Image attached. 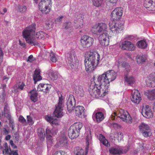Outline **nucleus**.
<instances>
[{
    "instance_id": "1",
    "label": "nucleus",
    "mask_w": 155,
    "mask_h": 155,
    "mask_svg": "<svg viewBox=\"0 0 155 155\" xmlns=\"http://www.w3.org/2000/svg\"><path fill=\"white\" fill-rule=\"evenodd\" d=\"M100 60V55L98 53L91 51L87 52L85 54L84 64L86 71L91 72L97 65Z\"/></svg>"
},
{
    "instance_id": "2",
    "label": "nucleus",
    "mask_w": 155,
    "mask_h": 155,
    "mask_svg": "<svg viewBox=\"0 0 155 155\" xmlns=\"http://www.w3.org/2000/svg\"><path fill=\"white\" fill-rule=\"evenodd\" d=\"M35 25L32 24L25 28L22 31V35L26 42L31 45H37L41 47L44 44L39 43L35 38Z\"/></svg>"
},
{
    "instance_id": "3",
    "label": "nucleus",
    "mask_w": 155,
    "mask_h": 155,
    "mask_svg": "<svg viewBox=\"0 0 155 155\" xmlns=\"http://www.w3.org/2000/svg\"><path fill=\"white\" fill-rule=\"evenodd\" d=\"M117 76V74L114 71H108L98 77V82L100 86L102 84L108 89L110 82L114 80Z\"/></svg>"
},
{
    "instance_id": "4",
    "label": "nucleus",
    "mask_w": 155,
    "mask_h": 155,
    "mask_svg": "<svg viewBox=\"0 0 155 155\" xmlns=\"http://www.w3.org/2000/svg\"><path fill=\"white\" fill-rule=\"evenodd\" d=\"M98 81L94 85L92 84L89 86L88 90L91 95L93 97L98 98L103 97L107 94L108 91L105 87V86H103L102 84L100 85Z\"/></svg>"
},
{
    "instance_id": "5",
    "label": "nucleus",
    "mask_w": 155,
    "mask_h": 155,
    "mask_svg": "<svg viewBox=\"0 0 155 155\" xmlns=\"http://www.w3.org/2000/svg\"><path fill=\"white\" fill-rule=\"evenodd\" d=\"M116 116L120 118L123 121L128 123L132 122L131 117L129 113L126 110L120 109L114 112L111 115V119L112 120L115 119Z\"/></svg>"
},
{
    "instance_id": "6",
    "label": "nucleus",
    "mask_w": 155,
    "mask_h": 155,
    "mask_svg": "<svg viewBox=\"0 0 155 155\" xmlns=\"http://www.w3.org/2000/svg\"><path fill=\"white\" fill-rule=\"evenodd\" d=\"M86 137V143L87 146L85 148V153H84V151L83 149L80 148L79 147H77L75 148L74 150V153L76 155H86L89 149V146L91 145L92 142V138L90 130H88L86 131L85 134Z\"/></svg>"
},
{
    "instance_id": "7",
    "label": "nucleus",
    "mask_w": 155,
    "mask_h": 155,
    "mask_svg": "<svg viewBox=\"0 0 155 155\" xmlns=\"http://www.w3.org/2000/svg\"><path fill=\"white\" fill-rule=\"evenodd\" d=\"M82 127V124L80 122L74 123L71 126L68 131V134L69 137L72 139L78 137L79 132Z\"/></svg>"
},
{
    "instance_id": "8",
    "label": "nucleus",
    "mask_w": 155,
    "mask_h": 155,
    "mask_svg": "<svg viewBox=\"0 0 155 155\" xmlns=\"http://www.w3.org/2000/svg\"><path fill=\"white\" fill-rule=\"evenodd\" d=\"M109 26L112 32L115 34L120 33L124 28L122 22L118 20H111L109 23Z\"/></svg>"
},
{
    "instance_id": "9",
    "label": "nucleus",
    "mask_w": 155,
    "mask_h": 155,
    "mask_svg": "<svg viewBox=\"0 0 155 155\" xmlns=\"http://www.w3.org/2000/svg\"><path fill=\"white\" fill-rule=\"evenodd\" d=\"M51 0H41L38 4L39 10L45 14L49 13L51 9Z\"/></svg>"
},
{
    "instance_id": "10",
    "label": "nucleus",
    "mask_w": 155,
    "mask_h": 155,
    "mask_svg": "<svg viewBox=\"0 0 155 155\" xmlns=\"http://www.w3.org/2000/svg\"><path fill=\"white\" fill-rule=\"evenodd\" d=\"M64 107V101L62 94L59 96L58 102L55 105V109L54 112V115L58 118L62 117L64 115L63 111Z\"/></svg>"
},
{
    "instance_id": "11",
    "label": "nucleus",
    "mask_w": 155,
    "mask_h": 155,
    "mask_svg": "<svg viewBox=\"0 0 155 155\" xmlns=\"http://www.w3.org/2000/svg\"><path fill=\"white\" fill-rule=\"evenodd\" d=\"M108 29L106 24L103 23L95 24L92 27L91 31L92 33L96 35H99L107 31Z\"/></svg>"
},
{
    "instance_id": "12",
    "label": "nucleus",
    "mask_w": 155,
    "mask_h": 155,
    "mask_svg": "<svg viewBox=\"0 0 155 155\" xmlns=\"http://www.w3.org/2000/svg\"><path fill=\"white\" fill-rule=\"evenodd\" d=\"M75 52L73 50L69 51L67 54V61L72 69L77 68L78 67V61H75Z\"/></svg>"
},
{
    "instance_id": "13",
    "label": "nucleus",
    "mask_w": 155,
    "mask_h": 155,
    "mask_svg": "<svg viewBox=\"0 0 155 155\" xmlns=\"http://www.w3.org/2000/svg\"><path fill=\"white\" fill-rule=\"evenodd\" d=\"M81 45L84 48H88L91 46L94 43V39L87 35H84L81 37Z\"/></svg>"
},
{
    "instance_id": "14",
    "label": "nucleus",
    "mask_w": 155,
    "mask_h": 155,
    "mask_svg": "<svg viewBox=\"0 0 155 155\" xmlns=\"http://www.w3.org/2000/svg\"><path fill=\"white\" fill-rule=\"evenodd\" d=\"M108 30L101 34L98 39L101 45L103 46H107L109 43V36L108 34Z\"/></svg>"
},
{
    "instance_id": "15",
    "label": "nucleus",
    "mask_w": 155,
    "mask_h": 155,
    "mask_svg": "<svg viewBox=\"0 0 155 155\" xmlns=\"http://www.w3.org/2000/svg\"><path fill=\"white\" fill-rule=\"evenodd\" d=\"M141 100V97L139 91L135 89L132 90L131 100L136 104H138Z\"/></svg>"
},
{
    "instance_id": "16",
    "label": "nucleus",
    "mask_w": 155,
    "mask_h": 155,
    "mask_svg": "<svg viewBox=\"0 0 155 155\" xmlns=\"http://www.w3.org/2000/svg\"><path fill=\"white\" fill-rule=\"evenodd\" d=\"M142 114L143 116L147 118H150L153 117V114L151 108L148 105L143 107L142 109Z\"/></svg>"
},
{
    "instance_id": "17",
    "label": "nucleus",
    "mask_w": 155,
    "mask_h": 155,
    "mask_svg": "<svg viewBox=\"0 0 155 155\" xmlns=\"http://www.w3.org/2000/svg\"><path fill=\"white\" fill-rule=\"evenodd\" d=\"M129 149V148L128 146L126 147L123 150L122 149L120 148H116L112 147L109 149V151L110 154L113 155H116L125 153L128 151Z\"/></svg>"
},
{
    "instance_id": "18",
    "label": "nucleus",
    "mask_w": 155,
    "mask_h": 155,
    "mask_svg": "<svg viewBox=\"0 0 155 155\" xmlns=\"http://www.w3.org/2000/svg\"><path fill=\"white\" fill-rule=\"evenodd\" d=\"M75 104V101L74 96L72 95H70L67 103V109L69 112H71L74 110Z\"/></svg>"
},
{
    "instance_id": "19",
    "label": "nucleus",
    "mask_w": 155,
    "mask_h": 155,
    "mask_svg": "<svg viewBox=\"0 0 155 155\" xmlns=\"http://www.w3.org/2000/svg\"><path fill=\"white\" fill-rule=\"evenodd\" d=\"M123 13V9L121 7L115 8L111 14V17L113 19H118L120 18Z\"/></svg>"
},
{
    "instance_id": "20",
    "label": "nucleus",
    "mask_w": 155,
    "mask_h": 155,
    "mask_svg": "<svg viewBox=\"0 0 155 155\" xmlns=\"http://www.w3.org/2000/svg\"><path fill=\"white\" fill-rule=\"evenodd\" d=\"M56 134L54 132L53 130L50 129L47 127L46 129V137L47 140V147H50L53 142L52 137L51 135H54Z\"/></svg>"
},
{
    "instance_id": "21",
    "label": "nucleus",
    "mask_w": 155,
    "mask_h": 155,
    "mask_svg": "<svg viewBox=\"0 0 155 155\" xmlns=\"http://www.w3.org/2000/svg\"><path fill=\"white\" fill-rule=\"evenodd\" d=\"M146 84L149 87H155V73H152L148 76L146 81Z\"/></svg>"
},
{
    "instance_id": "22",
    "label": "nucleus",
    "mask_w": 155,
    "mask_h": 155,
    "mask_svg": "<svg viewBox=\"0 0 155 155\" xmlns=\"http://www.w3.org/2000/svg\"><path fill=\"white\" fill-rule=\"evenodd\" d=\"M120 47L122 49L124 50L133 51L135 49L134 45L132 42L127 41L123 42Z\"/></svg>"
},
{
    "instance_id": "23",
    "label": "nucleus",
    "mask_w": 155,
    "mask_h": 155,
    "mask_svg": "<svg viewBox=\"0 0 155 155\" xmlns=\"http://www.w3.org/2000/svg\"><path fill=\"white\" fill-rule=\"evenodd\" d=\"M144 6L149 10H155V0H145Z\"/></svg>"
},
{
    "instance_id": "24",
    "label": "nucleus",
    "mask_w": 155,
    "mask_h": 155,
    "mask_svg": "<svg viewBox=\"0 0 155 155\" xmlns=\"http://www.w3.org/2000/svg\"><path fill=\"white\" fill-rule=\"evenodd\" d=\"M92 117L93 119L95 118L97 122L99 123L103 120L104 117L103 114L102 112H97L95 111L93 113Z\"/></svg>"
},
{
    "instance_id": "25",
    "label": "nucleus",
    "mask_w": 155,
    "mask_h": 155,
    "mask_svg": "<svg viewBox=\"0 0 155 155\" xmlns=\"http://www.w3.org/2000/svg\"><path fill=\"white\" fill-rule=\"evenodd\" d=\"M51 87L50 85L41 83L38 85L37 90L39 91H42L44 92L47 93L49 91Z\"/></svg>"
},
{
    "instance_id": "26",
    "label": "nucleus",
    "mask_w": 155,
    "mask_h": 155,
    "mask_svg": "<svg viewBox=\"0 0 155 155\" xmlns=\"http://www.w3.org/2000/svg\"><path fill=\"white\" fill-rule=\"evenodd\" d=\"M74 22L75 24V26L77 28H81L82 26L83 20L81 15L79 14L78 16V17L76 18L74 20Z\"/></svg>"
},
{
    "instance_id": "27",
    "label": "nucleus",
    "mask_w": 155,
    "mask_h": 155,
    "mask_svg": "<svg viewBox=\"0 0 155 155\" xmlns=\"http://www.w3.org/2000/svg\"><path fill=\"white\" fill-rule=\"evenodd\" d=\"M84 107L81 106H78L75 108V113L76 116L81 117L84 114Z\"/></svg>"
},
{
    "instance_id": "28",
    "label": "nucleus",
    "mask_w": 155,
    "mask_h": 155,
    "mask_svg": "<svg viewBox=\"0 0 155 155\" xmlns=\"http://www.w3.org/2000/svg\"><path fill=\"white\" fill-rule=\"evenodd\" d=\"M74 91L78 96L83 97L84 94V92L83 88L81 86H76L74 87Z\"/></svg>"
},
{
    "instance_id": "29",
    "label": "nucleus",
    "mask_w": 155,
    "mask_h": 155,
    "mask_svg": "<svg viewBox=\"0 0 155 155\" xmlns=\"http://www.w3.org/2000/svg\"><path fill=\"white\" fill-rule=\"evenodd\" d=\"M40 72L39 69H36L35 70L33 75V79L35 81V83L42 79L40 75Z\"/></svg>"
},
{
    "instance_id": "30",
    "label": "nucleus",
    "mask_w": 155,
    "mask_h": 155,
    "mask_svg": "<svg viewBox=\"0 0 155 155\" xmlns=\"http://www.w3.org/2000/svg\"><path fill=\"white\" fill-rule=\"evenodd\" d=\"M98 137L99 140L104 145L107 147H109L110 146L109 143L104 136L101 134H100Z\"/></svg>"
},
{
    "instance_id": "31",
    "label": "nucleus",
    "mask_w": 155,
    "mask_h": 155,
    "mask_svg": "<svg viewBox=\"0 0 155 155\" xmlns=\"http://www.w3.org/2000/svg\"><path fill=\"white\" fill-rule=\"evenodd\" d=\"M118 0H107L106 5L107 7L110 8L116 6Z\"/></svg>"
},
{
    "instance_id": "32",
    "label": "nucleus",
    "mask_w": 155,
    "mask_h": 155,
    "mask_svg": "<svg viewBox=\"0 0 155 155\" xmlns=\"http://www.w3.org/2000/svg\"><path fill=\"white\" fill-rule=\"evenodd\" d=\"M48 35L42 31L37 32L35 34L36 37L39 39H44Z\"/></svg>"
},
{
    "instance_id": "33",
    "label": "nucleus",
    "mask_w": 155,
    "mask_h": 155,
    "mask_svg": "<svg viewBox=\"0 0 155 155\" xmlns=\"http://www.w3.org/2000/svg\"><path fill=\"white\" fill-rule=\"evenodd\" d=\"M147 96L150 100H153L155 99V89L151 91H148Z\"/></svg>"
},
{
    "instance_id": "34",
    "label": "nucleus",
    "mask_w": 155,
    "mask_h": 155,
    "mask_svg": "<svg viewBox=\"0 0 155 155\" xmlns=\"http://www.w3.org/2000/svg\"><path fill=\"white\" fill-rule=\"evenodd\" d=\"M50 77L53 80H55L58 78V74L57 72L54 71L52 70H50L48 73Z\"/></svg>"
},
{
    "instance_id": "35",
    "label": "nucleus",
    "mask_w": 155,
    "mask_h": 155,
    "mask_svg": "<svg viewBox=\"0 0 155 155\" xmlns=\"http://www.w3.org/2000/svg\"><path fill=\"white\" fill-rule=\"evenodd\" d=\"M38 135L40 139L43 140L45 136V132L44 130L42 128H39L37 130Z\"/></svg>"
},
{
    "instance_id": "36",
    "label": "nucleus",
    "mask_w": 155,
    "mask_h": 155,
    "mask_svg": "<svg viewBox=\"0 0 155 155\" xmlns=\"http://www.w3.org/2000/svg\"><path fill=\"white\" fill-rule=\"evenodd\" d=\"M146 57L145 55H138L136 57L137 62L138 64H140L145 62Z\"/></svg>"
},
{
    "instance_id": "37",
    "label": "nucleus",
    "mask_w": 155,
    "mask_h": 155,
    "mask_svg": "<svg viewBox=\"0 0 155 155\" xmlns=\"http://www.w3.org/2000/svg\"><path fill=\"white\" fill-rule=\"evenodd\" d=\"M139 129L141 133L144 132L150 129L149 127L147 124L142 123L139 126Z\"/></svg>"
},
{
    "instance_id": "38",
    "label": "nucleus",
    "mask_w": 155,
    "mask_h": 155,
    "mask_svg": "<svg viewBox=\"0 0 155 155\" xmlns=\"http://www.w3.org/2000/svg\"><path fill=\"white\" fill-rule=\"evenodd\" d=\"M137 46L139 48L144 49L147 46V44L145 41L141 40L138 42Z\"/></svg>"
},
{
    "instance_id": "39",
    "label": "nucleus",
    "mask_w": 155,
    "mask_h": 155,
    "mask_svg": "<svg viewBox=\"0 0 155 155\" xmlns=\"http://www.w3.org/2000/svg\"><path fill=\"white\" fill-rule=\"evenodd\" d=\"M30 93H31V100L33 102H35L37 100V92L34 91H32Z\"/></svg>"
},
{
    "instance_id": "40",
    "label": "nucleus",
    "mask_w": 155,
    "mask_h": 155,
    "mask_svg": "<svg viewBox=\"0 0 155 155\" xmlns=\"http://www.w3.org/2000/svg\"><path fill=\"white\" fill-rule=\"evenodd\" d=\"M125 81L130 85L134 81V79L132 76H129L127 75L125 76Z\"/></svg>"
},
{
    "instance_id": "41",
    "label": "nucleus",
    "mask_w": 155,
    "mask_h": 155,
    "mask_svg": "<svg viewBox=\"0 0 155 155\" xmlns=\"http://www.w3.org/2000/svg\"><path fill=\"white\" fill-rule=\"evenodd\" d=\"M59 143L60 145L62 147H66L67 146V140L66 137L64 136L60 138Z\"/></svg>"
},
{
    "instance_id": "42",
    "label": "nucleus",
    "mask_w": 155,
    "mask_h": 155,
    "mask_svg": "<svg viewBox=\"0 0 155 155\" xmlns=\"http://www.w3.org/2000/svg\"><path fill=\"white\" fill-rule=\"evenodd\" d=\"M51 61L54 62H55L57 61V58L56 54L52 51H51L50 54Z\"/></svg>"
},
{
    "instance_id": "43",
    "label": "nucleus",
    "mask_w": 155,
    "mask_h": 155,
    "mask_svg": "<svg viewBox=\"0 0 155 155\" xmlns=\"http://www.w3.org/2000/svg\"><path fill=\"white\" fill-rule=\"evenodd\" d=\"M114 137L117 138L118 141H120L123 138V134L121 132H117L114 134Z\"/></svg>"
},
{
    "instance_id": "44",
    "label": "nucleus",
    "mask_w": 155,
    "mask_h": 155,
    "mask_svg": "<svg viewBox=\"0 0 155 155\" xmlns=\"http://www.w3.org/2000/svg\"><path fill=\"white\" fill-rule=\"evenodd\" d=\"M142 134L143 136L145 137H148L151 136L152 133L151 132V130L150 129L147 130L142 132Z\"/></svg>"
},
{
    "instance_id": "45",
    "label": "nucleus",
    "mask_w": 155,
    "mask_h": 155,
    "mask_svg": "<svg viewBox=\"0 0 155 155\" xmlns=\"http://www.w3.org/2000/svg\"><path fill=\"white\" fill-rule=\"evenodd\" d=\"M72 27L71 23L70 22H66L64 24L63 27L66 29H71Z\"/></svg>"
},
{
    "instance_id": "46",
    "label": "nucleus",
    "mask_w": 155,
    "mask_h": 155,
    "mask_svg": "<svg viewBox=\"0 0 155 155\" xmlns=\"http://www.w3.org/2000/svg\"><path fill=\"white\" fill-rule=\"evenodd\" d=\"M18 11L22 13L25 12L27 10V8L25 6L19 5L18 6Z\"/></svg>"
},
{
    "instance_id": "47",
    "label": "nucleus",
    "mask_w": 155,
    "mask_h": 155,
    "mask_svg": "<svg viewBox=\"0 0 155 155\" xmlns=\"http://www.w3.org/2000/svg\"><path fill=\"white\" fill-rule=\"evenodd\" d=\"M92 2L93 5L94 6L98 7L101 5L102 0H92Z\"/></svg>"
},
{
    "instance_id": "48",
    "label": "nucleus",
    "mask_w": 155,
    "mask_h": 155,
    "mask_svg": "<svg viewBox=\"0 0 155 155\" xmlns=\"http://www.w3.org/2000/svg\"><path fill=\"white\" fill-rule=\"evenodd\" d=\"M46 25L47 29L52 27L53 22L51 20H47L46 22Z\"/></svg>"
},
{
    "instance_id": "49",
    "label": "nucleus",
    "mask_w": 155,
    "mask_h": 155,
    "mask_svg": "<svg viewBox=\"0 0 155 155\" xmlns=\"http://www.w3.org/2000/svg\"><path fill=\"white\" fill-rule=\"evenodd\" d=\"M122 66L125 68L126 71L127 72L130 71V65L126 62H123L122 64Z\"/></svg>"
},
{
    "instance_id": "50",
    "label": "nucleus",
    "mask_w": 155,
    "mask_h": 155,
    "mask_svg": "<svg viewBox=\"0 0 155 155\" xmlns=\"http://www.w3.org/2000/svg\"><path fill=\"white\" fill-rule=\"evenodd\" d=\"M45 120L48 122H49L50 123H51L54 118L53 116L49 115L46 116L45 117Z\"/></svg>"
},
{
    "instance_id": "51",
    "label": "nucleus",
    "mask_w": 155,
    "mask_h": 155,
    "mask_svg": "<svg viewBox=\"0 0 155 155\" xmlns=\"http://www.w3.org/2000/svg\"><path fill=\"white\" fill-rule=\"evenodd\" d=\"M19 121L20 122L22 123L24 125H26V120L22 116H20L19 117Z\"/></svg>"
},
{
    "instance_id": "52",
    "label": "nucleus",
    "mask_w": 155,
    "mask_h": 155,
    "mask_svg": "<svg viewBox=\"0 0 155 155\" xmlns=\"http://www.w3.org/2000/svg\"><path fill=\"white\" fill-rule=\"evenodd\" d=\"M53 155H67L65 152L62 150H59L56 151Z\"/></svg>"
},
{
    "instance_id": "53",
    "label": "nucleus",
    "mask_w": 155,
    "mask_h": 155,
    "mask_svg": "<svg viewBox=\"0 0 155 155\" xmlns=\"http://www.w3.org/2000/svg\"><path fill=\"white\" fill-rule=\"evenodd\" d=\"M63 18V16H60L58 17L55 20V23L59 24L62 21V19Z\"/></svg>"
},
{
    "instance_id": "54",
    "label": "nucleus",
    "mask_w": 155,
    "mask_h": 155,
    "mask_svg": "<svg viewBox=\"0 0 155 155\" xmlns=\"http://www.w3.org/2000/svg\"><path fill=\"white\" fill-rule=\"evenodd\" d=\"M27 120L28 123L29 125H32L33 124V122L32 118L30 116H27Z\"/></svg>"
},
{
    "instance_id": "55",
    "label": "nucleus",
    "mask_w": 155,
    "mask_h": 155,
    "mask_svg": "<svg viewBox=\"0 0 155 155\" xmlns=\"http://www.w3.org/2000/svg\"><path fill=\"white\" fill-rule=\"evenodd\" d=\"M4 53L2 48H0V64L3 61Z\"/></svg>"
},
{
    "instance_id": "56",
    "label": "nucleus",
    "mask_w": 155,
    "mask_h": 155,
    "mask_svg": "<svg viewBox=\"0 0 155 155\" xmlns=\"http://www.w3.org/2000/svg\"><path fill=\"white\" fill-rule=\"evenodd\" d=\"M4 115L8 120H10L11 118L10 113L9 111L4 112Z\"/></svg>"
},
{
    "instance_id": "57",
    "label": "nucleus",
    "mask_w": 155,
    "mask_h": 155,
    "mask_svg": "<svg viewBox=\"0 0 155 155\" xmlns=\"http://www.w3.org/2000/svg\"><path fill=\"white\" fill-rule=\"evenodd\" d=\"M59 123V121L56 118H53L52 121L51 123L52 125H58Z\"/></svg>"
},
{
    "instance_id": "58",
    "label": "nucleus",
    "mask_w": 155,
    "mask_h": 155,
    "mask_svg": "<svg viewBox=\"0 0 155 155\" xmlns=\"http://www.w3.org/2000/svg\"><path fill=\"white\" fill-rule=\"evenodd\" d=\"M10 149V148L8 147H5V149L3 151V153L4 154H8L9 153H8L9 149Z\"/></svg>"
},
{
    "instance_id": "59",
    "label": "nucleus",
    "mask_w": 155,
    "mask_h": 155,
    "mask_svg": "<svg viewBox=\"0 0 155 155\" xmlns=\"http://www.w3.org/2000/svg\"><path fill=\"white\" fill-rule=\"evenodd\" d=\"M25 86V84L22 82L21 84L18 85V89L21 90H23Z\"/></svg>"
},
{
    "instance_id": "60",
    "label": "nucleus",
    "mask_w": 155,
    "mask_h": 155,
    "mask_svg": "<svg viewBox=\"0 0 155 155\" xmlns=\"http://www.w3.org/2000/svg\"><path fill=\"white\" fill-rule=\"evenodd\" d=\"M10 153L12 154L13 155H18L17 150H11V149H10Z\"/></svg>"
},
{
    "instance_id": "61",
    "label": "nucleus",
    "mask_w": 155,
    "mask_h": 155,
    "mask_svg": "<svg viewBox=\"0 0 155 155\" xmlns=\"http://www.w3.org/2000/svg\"><path fill=\"white\" fill-rule=\"evenodd\" d=\"M126 38L127 40L131 41L133 40L134 38V36L132 35L127 36L126 37Z\"/></svg>"
},
{
    "instance_id": "62",
    "label": "nucleus",
    "mask_w": 155,
    "mask_h": 155,
    "mask_svg": "<svg viewBox=\"0 0 155 155\" xmlns=\"http://www.w3.org/2000/svg\"><path fill=\"white\" fill-rule=\"evenodd\" d=\"M34 61L33 57L32 55H30L28 58L27 61H29L31 62H32Z\"/></svg>"
},
{
    "instance_id": "63",
    "label": "nucleus",
    "mask_w": 155,
    "mask_h": 155,
    "mask_svg": "<svg viewBox=\"0 0 155 155\" xmlns=\"http://www.w3.org/2000/svg\"><path fill=\"white\" fill-rule=\"evenodd\" d=\"M19 44L23 48H25L26 46L25 43L21 42L20 40H19Z\"/></svg>"
},
{
    "instance_id": "64",
    "label": "nucleus",
    "mask_w": 155,
    "mask_h": 155,
    "mask_svg": "<svg viewBox=\"0 0 155 155\" xmlns=\"http://www.w3.org/2000/svg\"><path fill=\"white\" fill-rule=\"evenodd\" d=\"M113 126L115 128H118L120 127V125L116 123H113Z\"/></svg>"
}]
</instances>
